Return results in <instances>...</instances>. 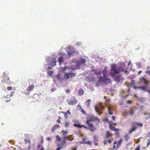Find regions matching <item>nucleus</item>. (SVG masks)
<instances>
[{"instance_id": "obj_9", "label": "nucleus", "mask_w": 150, "mask_h": 150, "mask_svg": "<svg viewBox=\"0 0 150 150\" xmlns=\"http://www.w3.org/2000/svg\"><path fill=\"white\" fill-rule=\"evenodd\" d=\"M75 50L74 47H70L68 48L66 51L67 54L69 56H71L75 52Z\"/></svg>"}, {"instance_id": "obj_53", "label": "nucleus", "mask_w": 150, "mask_h": 150, "mask_svg": "<svg viewBox=\"0 0 150 150\" xmlns=\"http://www.w3.org/2000/svg\"><path fill=\"white\" fill-rule=\"evenodd\" d=\"M127 103H132V101L131 100H129L127 101Z\"/></svg>"}, {"instance_id": "obj_57", "label": "nucleus", "mask_w": 150, "mask_h": 150, "mask_svg": "<svg viewBox=\"0 0 150 150\" xmlns=\"http://www.w3.org/2000/svg\"><path fill=\"white\" fill-rule=\"evenodd\" d=\"M77 148L76 147H75V148H72V150H77Z\"/></svg>"}, {"instance_id": "obj_45", "label": "nucleus", "mask_w": 150, "mask_h": 150, "mask_svg": "<svg viewBox=\"0 0 150 150\" xmlns=\"http://www.w3.org/2000/svg\"><path fill=\"white\" fill-rule=\"evenodd\" d=\"M67 68V67H64L62 68V71L64 72V70H65Z\"/></svg>"}, {"instance_id": "obj_22", "label": "nucleus", "mask_w": 150, "mask_h": 150, "mask_svg": "<svg viewBox=\"0 0 150 150\" xmlns=\"http://www.w3.org/2000/svg\"><path fill=\"white\" fill-rule=\"evenodd\" d=\"M58 61L59 63V64H61L62 62H64L63 58L62 57H61L59 58H58Z\"/></svg>"}, {"instance_id": "obj_8", "label": "nucleus", "mask_w": 150, "mask_h": 150, "mask_svg": "<svg viewBox=\"0 0 150 150\" xmlns=\"http://www.w3.org/2000/svg\"><path fill=\"white\" fill-rule=\"evenodd\" d=\"M94 121V118L92 117L86 120V124L88 125L89 129L93 127V122Z\"/></svg>"}, {"instance_id": "obj_37", "label": "nucleus", "mask_w": 150, "mask_h": 150, "mask_svg": "<svg viewBox=\"0 0 150 150\" xmlns=\"http://www.w3.org/2000/svg\"><path fill=\"white\" fill-rule=\"evenodd\" d=\"M25 143H27L28 142L29 144L30 143V139H28V140H27L26 139H25Z\"/></svg>"}, {"instance_id": "obj_46", "label": "nucleus", "mask_w": 150, "mask_h": 150, "mask_svg": "<svg viewBox=\"0 0 150 150\" xmlns=\"http://www.w3.org/2000/svg\"><path fill=\"white\" fill-rule=\"evenodd\" d=\"M63 139H64V140H63V144H65V143H66V139H65L64 137V138H63Z\"/></svg>"}, {"instance_id": "obj_44", "label": "nucleus", "mask_w": 150, "mask_h": 150, "mask_svg": "<svg viewBox=\"0 0 150 150\" xmlns=\"http://www.w3.org/2000/svg\"><path fill=\"white\" fill-rule=\"evenodd\" d=\"M56 90V89L55 88H53L51 90V91L52 92H53Z\"/></svg>"}, {"instance_id": "obj_36", "label": "nucleus", "mask_w": 150, "mask_h": 150, "mask_svg": "<svg viewBox=\"0 0 150 150\" xmlns=\"http://www.w3.org/2000/svg\"><path fill=\"white\" fill-rule=\"evenodd\" d=\"M40 147H41V148L40 150H44L43 147V146H41L40 145L38 144V148L39 149Z\"/></svg>"}, {"instance_id": "obj_4", "label": "nucleus", "mask_w": 150, "mask_h": 150, "mask_svg": "<svg viewBox=\"0 0 150 150\" xmlns=\"http://www.w3.org/2000/svg\"><path fill=\"white\" fill-rule=\"evenodd\" d=\"M123 140L121 139L118 141H115L113 142V149L116 150L118 147L121 145Z\"/></svg>"}, {"instance_id": "obj_14", "label": "nucleus", "mask_w": 150, "mask_h": 150, "mask_svg": "<svg viewBox=\"0 0 150 150\" xmlns=\"http://www.w3.org/2000/svg\"><path fill=\"white\" fill-rule=\"evenodd\" d=\"M115 80L116 81L119 82L121 80H123V79L121 78V75H120L115 76Z\"/></svg>"}, {"instance_id": "obj_34", "label": "nucleus", "mask_w": 150, "mask_h": 150, "mask_svg": "<svg viewBox=\"0 0 150 150\" xmlns=\"http://www.w3.org/2000/svg\"><path fill=\"white\" fill-rule=\"evenodd\" d=\"M129 113L130 115H132L133 114L134 111H133V110L132 109V108L131 109L130 111H129Z\"/></svg>"}, {"instance_id": "obj_39", "label": "nucleus", "mask_w": 150, "mask_h": 150, "mask_svg": "<svg viewBox=\"0 0 150 150\" xmlns=\"http://www.w3.org/2000/svg\"><path fill=\"white\" fill-rule=\"evenodd\" d=\"M148 82V81L147 80L144 83V85L146 86H147Z\"/></svg>"}, {"instance_id": "obj_49", "label": "nucleus", "mask_w": 150, "mask_h": 150, "mask_svg": "<svg viewBox=\"0 0 150 150\" xmlns=\"http://www.w3.org/2000/svg\"><path fill=\"white\" fill-rule=\"evenodd\" d=\"M66 93H70V90L69 89H67L65 91Z\"/></svg>"}, {"instance_id": "obj_63", "label": "nucleus", "mask_w": 150, "mask_h": 150, "mask_svg": "<svg viewBox=\"0 0 150 150\" xmlns=\"http://www.w3.org/2000/svg\"><path fill=\"white\" fill-rule=\"evenodd\" d=\"M61 149V148L58 147L56 150H60Z\"/></svg>"}, {"instance_id": "obj_23", "label": "nucleus", "mask_w": 150, "mask_h": 150, "mask_svg": "<svg viewBox=\"0 0 150 150\" xmlns=\"http://www.w3.org/2000/svg\"><path fill=\"white\" fill-rule=\"evenodd\" d=\"M91 103V100H88L85 101V104L87 107H89Z\"/></svg>"}, {"instance_id": "obj_29", "label": "nucleus", "mask_w": 150, "mask_h": 150, "mask_svg": "<svg viewBox=\"0 0 150 150\" xmlns=\"http://www.w3.org/2000/svg\"><path fill=\"white\" fill-rule=\"evenodd\" d=\"M53 71H49L47 72V74L50 76H52L53 73Z\"/></svg>"}, {"instance_id": "obj_27", "label": "nucleus", "mask_w": 150, "mask_h": 150, "mask_svg": "<svg viewBox=\"0 0 150 150\" xmlns=\"http://www.w3.org/2000/svg\"><path fill=\"white\" fill-rule=\"evenodd\" d=\"M62 132L63 135L65 136L68 133V132L67 130H62Z\"/></svg>"}, {"instance_id": "obj_48", "label": "nucleus", "mask_w": 150, "mask_h": 150, "mask_svg": "<svg viewBox=\"0 0 150 150\" xmlns=\"http://www.w3.org/2000/svg\"><path fill=\"white\" fill-rule=\"evenodd\" d=\"M67 114H69V115H71V112L69 111V110H67Z\"/></svg>"}, {"instance_id": "obj_11", "label": "nucleus", "mask_w": 150, "mask_h": 150, "mask_svg": "<svg viewBox=\"0 0 150 150\" xmlns=\"http://www.w3.org/2000/svg\"><path fill=\"white\" fill-rule=\"evenodd\" d=\"M113 134L112 133H110V131L108 130L106 131V134L105 136V140L107 138H109V137H111L112 136Z\"/></svg>"}, {"instance_id": "obj_26", "label": "nucleus", "mask_w": 150, "mask_h": 150, "mask_svg": "<svg viewBox=\"0 0 150 150\" xmlns=\"http://www.w3.org/2000/svg\"><path fill=\"white\" fill-rule=\"evenodd\" d=\"M64 138L65 139H66V140L67 139L70 141H72L74 139L73 138H72V139H70L69 136H67L66 135L64 136Z\"/></svg>"}, {"instance_id": "obj_51", "label": "nucleus", "mask_w": 150, "mask_h": 150, "mask_svg": "<svg viewBox=\"0 0 150 150\" xmlns=\"http://www.w3.org/2000/svg\"><path fill=\"white\" fill-rule=\"evenodd\" d=\"M56 121L58 123H59L61 122V121H60V120L59 119H57V120Z\"/></svg>"}, {"instance_id": "obj_5", "label": "nucleus", "mask_w": 150, "mask_h": 150, "mask_svg": "<svg viewBox=\"0 0 150 150\" xmlns=\"http://www.w3.org/2000/svg\"><path fill=\"white\" fill-rule=\"evenodd\" d=\"M76 74L73 73H65L64 78L65 79H68L70 78H72L75 76Z\"/></svg>"}, {"instance_id": "obj_1", "label": "nucleus", "mask_w": 150, "mask_h": 150, "mask_svg": "<svg viewBox=\"0 0 150 150\" xmlns=\"http://www.w3.org/2000/svg\"><path fill=\"white\" fill-rule=\"evenodd\" d=\"M108 67H105L103 71V77L100 76L98 77V81L99 83H104L107 85L108 83H111L110 79L107 78Z\"/></svg>"}, {"instance_id": "obj_55", "label": "nucleus", "mask_w": 150, "mask_h": 150, "mask_svg": "<svg viewBox=\"0 0 150 150\" xmlns=\"http://www.w3.org/2000/svg\"><path fill=\"white\" fill-rule=\"evenodd\" d=\"M8 96V95H7V96H3V98L4 99H5L6 98H7V96Z\"/></svg>"}, {"instance_id": "obj_30", "label": "nucleus", "mask_w": 150, "mask_h": 150, "mask_svg": "<svg viewBox=\"0 0 150 150\" xmlns=\"http://www.w3.org/2000/svg\"><path fill=\"white\" fill-rule=\"evenodd\" d=\"M69 123L67 121H66L64 124V126L67 127H69Z\"/></svg>"}, {"instance_id": "obj_60", "label": "nucleus", "mask_w": 150, "mask_h": 150, "mask_svg": "<svg viewBox=\"0 0 150 150\" xmlns=\"http://www.w3.org/2000/svg\"><path fill=\"white\" fill-rule=\"evenodd\" d=\"M131 61H130L128 62V63L127 64V65L128 66H129L130 65V64H131Z\"/></svg>"}, {"instance_id": "obj_43", "label": "nucleus", "mask_w": 150, "mask_h": 150, "mask_svg": "<svg viewBox=\"0 0 150 150\" xmlns=\"http://www.w3.org/2000/svg\"><path fill=\"white\" fill-rule=\"evenodd\" d=\"M145 73L149 74L150 76V71H146L145 72Z\"/></svg>"}, {"instance_id": "obj_6", "label": "nucleus", "mask_w": 150, "mask_h": 150, "mask_svg": "<svg viewBox=\"0 0 150 150\" xmlns=\"http://www.w3.org/2000/svg\"><path fill=\"white\" fill-rule=\"evenodd\" d=\"M73 121L74 122V126L76 127L79 128H82L83 127L85 129H87L88 128V127L85 125H79V121L75 119L73 120Z\"/></svg>"}, {"instance_id": "obj_54", "label": "nucleus", "mask_w": 150, "mask_h": 150, "mask_svg": "<svg viewBox=\"0 0 150 150\" xmlns=\"http://www.w3.org/2000/svg\"><path fill=\"white\" fill-rule=\"evenodd\" d=\"M11 99L10 98H9V99L8 100H6L5 101L6 102H9L10 101Z\"/></svg>"}, {"instance_id": "obj_42", "label": "nucleus", "mask_w": 150, "mask_h": 150, "mask_svg": "<svg viewBox=\"0 0 150 150\" xmlns=\"http://www.w3.org/2000/svg\"><path fill=\"white\" fill-rule=\"evenodd\" d=\"M150 144V139H149L148 140V142L147 143L146 147H148Z\"/></svg>"}, {"instance_id": "obj_18", "label": "nucleus", "mask_w": 150, "mask_h": 150, "mask_svg": "<svg viewBox=\"0 0 150 150\" xmlns=\"http://www.w3.org/2000/svg\"><path fill=\"white\" fill-rule=\"evenodd\" d=\"M86 60L84 59H80L79 61V64H83L85 63Z\"/></svg>"}, {"instance_id": "obj_24", "label": "nucleus", "mask_w": 150, "mask_h": 150, "mask_svg": "<svg viewBox=\"0 0 150 150\" xmlns=\"http://www.w3.org/2000/svg\"><path fill=\"white\" fill-rule=\"evenodd\" d=\"M136 129V127L135 126H134L129 131V134H130L132 132L134 131H135Z\"/></svg>"}, {"instance_id": "obj_56", "label": "nucleus", "mask_w": 150, "mask_h": 150, "mask_svg": "<svg viewBox=\"0 0 150 150\" xmlns=\"http://www.w3.org/2000/svg\"><path fill=\"white\" fill-rule=\"evenodd\" d=\"M52 69V68L51 67H48L47 68V70H51Z\"/></svg>"}, {"instance_id": "obj_32", "label": "nucleus", "mask_w": 150, "mask_h": 150, "mask_svg": "<svg viewBox=\"0 0 150 150\" xmlns=\"http://www.w3.org/2000/svg\"><path fill=\"white\" fill-rule=\"evenodd\" d=\"M56 138L58 142L60 141L61 140V138L59 137L58 135H57L56 136Z\"/></svg>"}, {"instance_id": "obj_2", "label": "nucleus", "mask_w": 150, "mask_h": 150, "mask_svg": "<svg viewBox=\"0 0 150 150\" xmlns=\"http://www.w3.org/2000/svg\"><path fill=\"white\" fill-rule=\"evenodd\" d=\"M116 65L115 64H112L111 66L110 75L112 77H114L115 74L119 73V71H122L124 70L123 67H120L116 69Z\"/></svg>"}, {"instance_id": "obj_58", "label": "nucleus", "mask_w": 150, "mask_h": 150, "mask_svg": "<svg viewBox=\"0 0 150 150\" xmlns=\"http://www.w3.org/2000/svg\"><path fill=\"white\" fill-rule=\"evenodd\" d=\"M109 114L110 115H112L113 114L112 111H110L109 112Z\"/></svg>"}, {"instance_id": "obj_10", "label": "nucleus", "mask_w": 150, "mask_h": 150, "mask_svg": "<svg viewBox=\"0 0 150 150\" xmlns=\"http://www.w3.org/2000/svg\"><path fill=\"white\" fill-rule=\"evenodd\" d=\"M49 59L51 62L50 64L52 67H54L56 65V60L55 58L50 57L49 58Z\"/></svg>"}, {"instance_id": "obj_16", "label": "nucleus", "mask_w": 150, "mask_h": 150, "mask_svg": "<svg viewBox=\"0 0 150 150\" xmlns=\"http://www.w3.org/2000/svg\"><path fill=\"white\" fill-rule=\"evenodd\" d=\"M134 88L135 89L137 88L140 89L142 90H143L144 91H146L147 90V88L146 86L144 87V86H140L139 87H136L134 86Z\"/></svg>"}, {"instance_id": "obj_13", "label": "nucleus", "mask_w": 150, "mask_h": 150, "mask_svg": "<svg viewBox=\"0 0 150 150\" xmlns=\"http://www.w3.org/2000/svg\"><path fill=\"white\" fill-rule=\"evenodd\" d=\"M109 128L110 130L115 132H117L119 130V129L113 127L112 124L110 123H109Z\"/></svg>"}, {"instance_id": "obj_64", "label": "nucleus", "mask_w": 150, "mask_h": 150, "mask_svg": "<svg viewBox=\"0 0 150 150\" xmlns=\"http://www.w3.org/2000/svg\"><path fill=\"white\" fill-rule=\"evenodd\" d=\"M106 101L107 102H109L110 100V99H106Z\"/></svg>"}, {"instance_id": "obj_28", "label": "nucleus", "mask_w": 150, "mask_h": 150, "mask_svg": "<svg viewBox=\"0 0 150 150\" xmlns=\"http://www.w3.org/2000/svg\"><path fill=\"white\" fill-rule=\"evenodd\" d=\"M140 80L142 82L144 83L147 80L146 78L144 77H142L140 79Z\"/></svg>"}, {"instance_id": "obj_15", "label": "nucleus", "mask_w": 150, "mask_h": 150, "mask_svg": "<svg viewBox=\"0 0 150 150\" xmlns=\"http://www.w3.org/2000/svg\"><path fill=\"white\" fill-rule=\"evenodd\" d=\"M83 141H81L80 143L82 144H87L90 145L91 144V141H84V139H83Z\"/></svg>"}, {"instance_id": "obj_50", "label": "nucleus", "mask_w": 150, "mask_h": 150, "mask_svg": "<svg viewBox=\"0 0 150 150\" xmlns=\"http://www.w3.org/2000/svg\"><path fill=\"white\" fill-rule=\"evenodd\" d=\"M81 112L83 114H85L86 112V111L85 110H83V109L81 110Z\"/></svg>"}, {"instance_id": "obj_20", "label": "nucleus", "mask_w": 150, "mask_h": 150, "mask_svg": "<svg viewBox=\"0 0 150 150\" xmlns=\"http://www.w3.org/2000/svg\"><path fill=\"white\" fill-rule=\"evenodd\" d=\"M100 122V119L97 117H96L94 118V122L95 123V125H98Z\"/></svg>"}, {"instance_id": "obj_38", "label": "nucleus", "mask_w": 150, "mask_h": 150, "mask_svg": "<svg viewBox=\"0 0 150 150\" xmlns=\"http://www.w3.org/2000/svg\"><path fill=\"white\" fill-rule=\"evenodd\" d=\"M12 87L11 86H8L7 87V89L8 91H11L12 90Z\"/></svg>"}, {"instance_id": "obj_35", "label": "nucleus", "mask_w": 150, "mask_h": 150, "mask_svg": "<svg viewBox=\"0 0 150 150\" xmlns=\"http://www.w3.org/2000/svg\"><path fill=\"white\" fill-rule=\"evenodd\" d=\"M124 138L127 141L129 138V136L128 135L126 134L124 137Z\"/></svg>"}, {"instance_id": "obj_3", "label": "nucleus", "mask_w": 150, "mask_h": 150, "mask_svg": "<svg viewBox=\"0 0 150 150\" xmlns=\"http://www.w3.org/2000/svg\"><path fill=\"white\" fill-rule=\"evenodd\" d=\"M94 109L98 115H100L102 114L101 111L104 109V107L101 104H99V107L95 106Z\"/></svg>"}, {"instance_id": "obj_31", "label": "nucleus", "mask_w": 150, "mask_h": 150, "mask_svg": "<svg viewBox=\"0 0 150 150\" xmlns=\"http://www.w3.org/2000/svg\"><path fill=\"white\" fill-rule=\"evenodd\" d=\"M61 112L62 113H63L64 114V117H65L66 118H67V117H68V115H67V112H62V111H61Z\"/></svg>"}, {"instance_id": "obj_61", "label": "nucleus", "mask_w": 150, "mask_h": 150, "mask_svg": "<svg viewBox=\"0 0 150 150\" xmlns=\"http://www.w3.org/2000/svg\"><path fill=\"white\" fill-rule=\"evenodd\" d=\"M127 114V113H123L122 115L124 116H125Z\"/></svg>"}, {"instance_id": "obj_40", "label": "nucleus", "mask_w": 150, "mask_h": 150, "mask_svg": "<svg viewBox=\"0 0 150 150\" xmlns=\"http://www.w3.org/2000/svg\"><path fill=\"white\" fill-rule=\"evenodd\" d=\"M140 146L139 145L134 150H140Z\"/></svg>"}, {"instance_id": "obj_52", "label": "nucleus", "mask_w": 150, "mask_h": 150, "mask_svg": "<svg viewBox=\"0 0 150 150\" xmlns=\"http://www.w3.org/2000/svg\"><path fill=\"white\" fill-rule=\"evenodd\" d=\"M121 65L122 66H124V67H125V65L124 63L122 62L121 63Z\"/></svg>"}, {"instance_id": "obj_19", "label": "nucleus", "mask_w": 150, "mask_h": 150, "mask_svg": "<svg viewBox=\"0 0 150 150\" xmlns=\"http://www.w3.org/2000/svg\"><path fill=\"white\" fill-rule=\"evenodd\" d=\"M78 94L79 96L83 95L84 94V91L81 88L79 89L78 91Z\"/></svg>"}, {"instance_id": "obj_59", "label": "nucleus", "mask_w": 150, "mask_h": 150, "mask_svg": "<svg viewBox=\"0 0 150 150\" xmlns=\"http://www.w3.org/2000/svg\"><path fill=\"white\" fill-rule=\"evenodd\" d=\"M142 72V71H139L138 72V74L139 75Z\"/></svg>"}, {"instance_id": "obj_17", "label": "nucleus", "mask_w": 150, "mask_h": 150, "mask_svg": "<svg viewBox=\"0 0 150 150\" xmlns=\"http://www.w3.org/2000/svg\"><path fill=\"white\" fill-rule=\"evenodd\" d=\"M113 139L112 138H111L109 140H107L106 139V140H105L104 142V144H106L108 143L109 144L111 143L113 141Z\"/></svg>"}, {"instance_id": "obj_25", "label": "nucleus", "mask_w": 150, "mask_h": 150, "mask_svg": "<svg viewBox=\"0 0 150 150\" xmlns=\"http://www.w3.org/2000/svg\"><path fill=\"white\" fill-rule=\"evenodd\" d=\"M56 78L59 81H60L61 79L62 76L60 74H58L57 75Z\"/></svg>"}, {"instance_id": "obj_7", "label": "nucleus", "mask_w": 150, "mask_h": 150, "mask_svg": "<svg viewBox=\"0 0 150 150\" xmlns=\"http://www.w3.org/2000/svg\"><path fill=\"white\" fill-rule=\"evenodd\" d=\"M77 103V101L74 96L72 97L68 101V104L69 105H74L76 104Z\"/></svg>"}, {"instance_id": "obj_21", "label": "nucleus", "mask_w": 150, "mask_h": 150, "mask_svg": "<svg viewBox=\"0 0 150 150\" xmlns=\"http://www.w3.org/2000/svg\"><path fill=\"white\" fill-rule=\"evenodd\" d=\"M60 126L59 125H54L52 128V132L54 131V130L57 129L59 128Z\"/></svg>"}, {"instance_id": "obj_41", "label": "nucleus", "mask_w": 150, "mask_h": 150, "mask_svg": "<svg viewBox=\"0 0 150 150\" xmlns=\"http://www.w3.org/2000/svg\"><path fill=\"white\" fill-rule=\"evenodd\" d=\"M136 124L139 127H142L143 126V124L141 123H136Z\"/></svg>"}, {"instance_id": "obj_12", "label": "nucleus", "mask_w": 150, "mask_h": 150, "mask_svg": "<svg viewBox=\"0 0 150 150\" xmlns=\"http://www.w3.org/2000/svg\"><path fill=\"white\" fill-rule=\"evenodd\" d=\"M34 88V86L32 84L29 85L27 88V90L28 91V94L30 93V92L32 91Z\"/></svg>"}, {"instance_id": "obj_47", "label": "nucleus", "mask_w": 150, "mask_h": 150, "mask_svg": "<svg viewBox=\"0 0 150 150\" xmlns=\"http://www.w3.org/2000/svg\"><path fill=\"white\" fill-rule=\"evenodd\" d=\"M115 116H112V120H113V121H115Z\"/></svg>"}, {"instance_id": "obj_62", "label": "nucleus", "mask_w": 150, "mask_h": 150, "mask_svg": "<svg viewBox=\"0 0 150 150\" xmlns=\"http://www.w3.org/2000/svg\"><path fill=\"white\" fill-rule=\"evenodd\" d=\"M80 43L79 42H77L76 43V45H80Z\"/></svg>"}, {"instance_id": "obj_33", "label": "nucleus", "mask_w": 150, "mask_h": 150, "mask_svg": "<svg viewBox=\"0 0 150 150\" xmlns=\"http://www.w3.org/2000/svg\"><path fill=\"white\" fill-rule=\"evenodd\" d=\"M5 83H6V84L8 85H11L13 83V82L11 81H10L9 82H5Z\"/></svg>"}]
</instances>
